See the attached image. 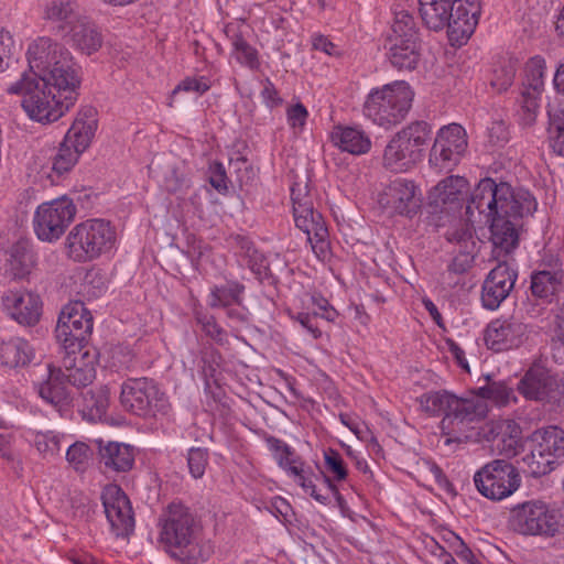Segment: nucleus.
Instances as JSON below:
<instances>
[{
	"mask_svg": "<svg viewBox=\"0 0 564 564\" xmlns=\"http://www.w3.org/2000/svg\"><path fill=\"white\" fill-rule=\"evenodd\" d=\"M432 137V126L424 120L412 121L398 131L386 145L383 165L392 172H405L423 158Z\"/></svg>",
	"mask_w": 564,
	"mask_h": 564,
	"instance_id": "nucleus-7",
	"label": "nucleus"
},
{
	"mask_svg": "<svg viewBox=\"0 0 564 564\" xmlns=\"http://www.w3.org/2000/svg\"><path fill=\"white\" fill-rule=\"evenodd\" d=\"M469 183L466 177L449 175L440 181L429 192V223L435 227H444L445 218L460 213L466 206Z\"/></svg>",
	"mask_w": 564,
	"mask_h": 564,
	"instance_id": "nucleus-13",
	"label": "nucleus"
},
{
	"mask_svg": "<svg viewBox=\"0 0 564 564\" xmlns=\"http://www.w3.org/2000/svg\"><path fill=\"white\" fill-rule=\"evenodd\" d=\"M195 321L202 332L220 346L229 344L227 332L217 323L216 317L207 312L196 311Z\"/></svg>",
	"mask_w": 564,
	"mask_h": 564,
	"instance_id": "nucleus-49",
	"label": "nucleus"
},
{
	"mask_svg": "<svg viewBox=\"0 0 564 564\" xmlns=\"http://www.w3.org/2000/svg\"><path fill=\"white\" fill-rule=\"evenodd\" d=\"M421 193L414 181L397 177L381 195L380 203L392 213L412 218L421 207Z\"/></svg>",
	"mask_w": 564,
	"mask_h": 564,
	"instance_id": "nucleus-22",
	"label": "nucleus"
},
{
	"mask_svg": "<svg viewBox=\"0 0 564 564\" xmlns=\"http://www.w3.org/2000/svg\"><path fill=\"white\" fill-rule=\"evenodd\" d=\"M34 445L43 455H54L59 451V440L48 433H37L34 438Z\"/></svg>",
	"mask_w": 564,
	"mask_h": 564,
	"instance_id": "nucleus-62",
	"label": "nucleus"
},
{
	"mask_svg": "<svg viewBox=\"0 0 564 564\" xmlns=\"http://www.w3.org/2000/svg\"><path fill=\"white\" fill-rule=\"evenodd\" d=\"M295 226L307 236L312 250L319 260H326L330 256L329 232L324 217L317 209L307 214L293 215Z\"/></svg>",
	"mask_w": 564,
	"mask_h": 564,
	"instance_id": "nucleus-26",
	"label": "nucleus"
},
{
	"mask_svg": "<svg viewBox=\"0 0 564 564\" xmlns=\"http://www.w3.org/2000/svg\"><path fill=\"white\" fill-rule=\"evenodd\" d=\"M3 310L19 324L33 326L41 317L42 301L37 294L8 290L1 296Z\"/></svg>",
	"mask_w": 564,
	"mask_h": 564,
	"instance_id": "nucleus-24",
	"label": "nucleus"
},
{
	"mask_svg": "<svg viewBox=\"0 0 564 564\" xmlns=\"http://www.w3.org/2000/svg\"><path fill=\"white\" fill-rule=\"evenodd\" d=\"M109 406L108 390L100 388L97 391H88L84 397L83 414L89 421H100Z\"/></svg>",
	"mask_w": 564,
	"mask_h": 564,
	"instance_id": "nucleus-46",
	"label": "nucleus"
},
{
	"mask_svg": "<svg viewBox=\"0 0 564 564\" xmlns=\"http://www.w3.org/2000/svg\"><path fill=\"white\" fill-rule=\"evenodd\" d=\"M245 285L238 281H227L224 285H214L208 296L210 308H226L231 305L242 304Z\"/></svg>",
	"mask_w": 564,
	"mask_h": 564,
	"instance_id": "nucleus-43",
	"label": "nucleus"
},
{
	"mask_svg": "<svg viewBox=\"0 0 564 564\" xmlns=\"http://www.w3.org/2000/svg\"><path fill=\"white\" fill-rule=\"evenodd\" d=\"M97 129L96 110L93 107L82 109L68 129L64 141L52 156V170L57 175L69 172L79 155L89 147Z\"/></svg>",
	"mask_w": 564,
	"mask_h": 564,
	"instance_id": "nucleus-10",
	"label": "nucleus"
},
{
	"mask_svg": "<svg viewBox=\"0 0 564 564\" xmlns=\"http://www.w3.org/2000/svg\"><path fill=\"white\" fill-rule=\"evenodd\" d=\"M289 466L282 467L283 470L288 473V475L294 478V481L303 487L305 484H311L312 478H318L317 475L314 474L311 466H308L299 455L294 458L290 459Z\"/></svg>",
	"mask_w": 564,
	"mask_h": 564,
	"instance_id": "nucleus-53",
	"label": "nucleus"
},
{
	"mask_svg": "<svg viewBox=\"0 0 564 564\" xmlns=\"http://www.w3.org/2000/svg\"><path fill=\"white\" fill-rule=\"evenodd\" d=\"M489 406L485 400L476 395L475 389L468 391V397L454 394L448 412L442 417L441 426L447 434H466L481 422L488 414Z\"/></svg>",
	"mask_w": 564,
	"mask_h": 564,
	"instance_id": "nucleus-18",
	"label": "nucleus"
},
{
	"mask_svg": "<svg viewBox=\"0 0 564 564\" xmlns=\"http://www.w3.org/2000/svg\"><path fill=\"white\" fill-rule=\"evenodd\" d=\"M47 379L39 384V394L54 406H63L69 401L68 381L64 370L47 364Z\"/></svg>",
	"mask_w": 564,
	"mask_h": 564,
	"instance_id": "nucleus-33",
	"label": "nucleus"
},
{
	"mask_svg": "<svg viewBox=\"0 0 564 564\" xmlns=\"http://www.w3.org/2000/svg\"><path fill=\"white\" fill-rule=\"evenodd\" d=\"M93 326V315L85 303L69 302L58 316L55 336L68 355L80 352L91 336Z\"/></svg>",
	"mask_w": 564,
	"mask_h": 564,
	"instance_id": "nucleus-14",
	"label": "nucleus"
},
{
	"mask_svg": "<svg viewBox=\"0 0 564 564\" xmlns=\"http://www.w3.org/2000/svg\"><path fill=\"white\" fill-rule=\"evenodd\" d=\"M325 467L328 473L334 475V479L337 481L345 480L347 478V467L341 455L333 448H328L324 453Z\"/></svg>",
	"mask_w": 564,
	"mask_h": 564,
	"instance_id": "nucleus-58",
	"label": "nucleus"
},
{
	"mask_svg": "<svg viewBox=\"0 0 564 564\" xmlns=\"http://www.w3.org/2000/svg\"><path fill=\"white\" fill-rule=\"evenodd\" d=\"M487 384L475 389L476 395L479 399L492 402L498 408H505L510 404H518V397L516 395V388H511L503 380H490L487 376Z\"/></svg>",
	"mask_w": 564,
	"mask_h": 564,
	"instance_id": "nucleus-42",
	"label": "nucleus"
},
{
	"mask_svg": "<svg viewBox=\"0 0 564 564\" xmlns=\"http://www.w3.org/2000/svg\"><path fill=\"white\" fill-rule=\"evenodd\" d=\"M212 87V82L206 76H194V77H185L181 80L177 86L173 89L172 95H176L178 93H195L199 96L207 93Z\"/></svg>",
	"mask_w": 564,
	"mask_h": 564,
	"instance_id": "nucleus-57",
	"label": "nucleus"
},
{
	"mask_svg": "<svg viewBox=\"0 0 564 564\" xmlns=\"http://www.w3.org/2000/svg\"><path fill=\"white\" fill-rule=\"evenodd\" d=\"M468 147L466 130L458 123L443 126L430 150L429 164L436 172L453 170Z\"/></svg>",
	"mask_w": 564,
	"mask_h": 564,
	"instance_id": "nucleus-17",
	"label": "nucleus"
},
{
	"mask_svg": "<svg viewBox=\"0 0 564 564\" xmlns=\"http://www.w3.org/2000/svg\"><path fill=\"white\" fill-rule=\"evenodd\" d=\"M8 253L7 262L13 279L22 280L26 278L36 264V253L32 243L26 239L14 242Z\"/></svg>",
	"mask_w": 564,
	"mask_h": 564,
	"instance_id": "nucleus-37",
	"label": "nucleus"
},
{
	"mask_svg": "<svg viewBox=\"0 0 564 564\" xmlns=\"http://www.w3.org/2000/svg\"><path fill=\"white\" fill-rule=\"evenodd\" d=\"M307 117H308V111H307L306 107L301 102H297V104L291 106L290 108H288V111H286L288 123L290 124V127L292 129H299L300 131H302L303 128L305 127Z\"/></svg>",
	"mask_w": 564,
	"mask_h": 564,
	"instance_id": "nucleus-63",
	"label": "nucleus"
},
{
	"mask_svg": "<svg viewBox=\"0 0 564 564\" xmlns=\"http://www.w3.org/2000/svg\"><path fill=\"white\" fill-rule=\"evenodd\" d=\"M293 215L307 214L314 209L313 195L308 182H295L291 187Z\"/></svg>",
	"mask_w": 564,
	"mask_h": 564,
	"instance_id": "nucleus-50",
	"label": "nucleus"
},
{
	"mask_svg": "<svg viewBox=\"0 0 564 564\" xmlns=\"http://www.w3.org/2000/svg\"><path fill=\"white\" fill-rule=\"evenodd\" d=\"M261 284L275 286L279 278L272 272L267 257L261 252L247 265Z\"/></svg>",
	"mask_w": 564,
	"mask_h": 564,
	"instance_id": "nucleus-54",
	"label": "nucleus"
},
{
	"mask_svg": "<svg viewBox=\"0 0 564 564\" xmlns=\"http://www.w3.org/2000/svg\"><path fill=\"white\" fill-rule=\"evenodd\" d=\"M160 542L175 560L185 564L207 561L212 547L200 520L182 502H171L160 518Z\"/></svg>",
	"mask_w": 564,
	"mask_h": 564,
	"instance_id": "nucleus-1",
	"label": "nucleus"
},
{
	"mask_svg": "<svg viewBox=\"0 0 564 564\" xmlns=\"http://www.w3.org/2000/svg\"><path fill=\"white\" fill-rule=\"evenodd\" d=\"M489 434L491 441L500 454L511 456L517 454L521 441V430L513 421L506 420L495 423Z\"/></svg>",
	"mask_w": 564,
	"mask_h": 564,
	"instance_id": "nucleus-40",
	"label": "nucleus"
},
{
	"mask_svg": "<svg viewBox=\"0 0 564 564\" xmlns=\"http://www.w3.org/2000/svg\"><path fill=\"white\" fill-rule=\"evenodd\" d=\"M291 318L297 322L304 329L312 335L314 339L322 337V330L317 325L318 313L299 312L296 314H290Z\"/></svg>",
	"mask_w": 564,
	"mask_h": 564,
	"instance_id": "nucleus-61",
	"label": "nucleus"
},
{
	"mask_svg": "<svg viewBox=\"0 0 564 564\" xmlns=\"http://www.w3.org/2000/svg\"><path fill=\"white\" fill-rule=\"evenodd\" d=\"M535 443L523 457L528 474L534 478L545 476L564 464V430L557 425L538 429L532 434Z\"/></svg>",
	"mask_w": 564,
	"mask_h": 564,
	"instance_id": "nucleus-11",
	"label": "nucleus"
},
{
	"mask_svg": "<svg viewBox=\"0 0 564 564\" xmlns=\"http://www.w3.org/2000/svg\"><path fill=\"white\" fill-rule=\"evenodd\" d=\"M555 265L558 267L556 260ZM564 270H533L530 275V293L532 299L541 305L552 304L562 292Z\"/></svg>",
	"mask_w": 564,
	"mask_h": 564,
	"instance_id": "nucleus-27",
	"label": "nucleus"
},
{
	"mask_svg": "<svg viewBox=\"0 0 564 564\" xmlns=\"http://www.w3.org/2000/svg\"><path fill=\"white\" fill-rule=\"evenodd\" d=\"M224 32L231 44V56L237 63L251 70L259 69V52L247 41L241 26L229 23L225 26Z\"/></svg>",
	"mask_w": 564,
	"mask_h": 564,
	"instance_id": "nucleus-32",
	"label": "nucleus"
},
{
	"mask_svg": "<svg viewBox=\"0 0 564 564\" xmlns=\"http://www.w3.org/2000/svg\"><path fill=\"white\" fill-rule=\"evenodd\" d=\"M414 93L405 82L372 88L362 106V113L375 124L390 129L402 122L411 109Z\"/></svg>",
	"mask_w": 564,
	"mask_h": 564,
	"instance_id": "nucleus-6",
	"label": "nucleus"
},
{
	"mask_svg": "<svg viewBox=\"0 0 564 564\" xmlns=\"http://www.w3.org/2000/svg\"><path fill=\"white\" fill-rule=\"evenodd\" d=\"M95 360L96 356H90L88 350L84 351L79 358L70 359L68 355L64 360V375L69 386L79 389L91 384L96 378Z\"/></svg>",
	"mask_w": 564,
	"mask_h": 564,
	"instance_id": "nucleus-35",
	"label": "nucleus"
},
{
	"mask_svg": "<svg viewBox=\"0 0 564 564\" xmlns=\"http://www.w3.org/2000/svg\"><path fill=\"white\" fill-rule=\"evenodd\" d=\"M101 501L111 532L117 538L129 536L134 529V516L129 497L118 485H107Z\"/></svg>",
	"mask_w": 564,
	"mask_h": 564,
	"instance_id": "nucleus-19",
	"label": "nucleus"
},
{
	"mask_svg": "<svg viewBox=\"0 0 564 564\" xmlns=\"http://www.w3.org/2000/svg\"><path fill=\"white\" fill-rule=\"evenodd\" d=\"M516 77V67L511 64H505L495 69L491 79V86L499 93L506 91L513 83Z\"/></svg>",
	"mask_w": 564,
	"mask_h": 564,
	"instance_id": "nucleus-59",
	"label": "nucleus"
},
{
	"mask_svg": "<svg viewBox=\"0 0 564 564\" xmlns=\"http://www.w3.org/2000/svg\"><path fill=\"white\" fill-rule=\"evenodd\" d=\"M384 48L390 64L398 70H413L421 61L422 43L384 42Z\"/></svg>",
	"mask_w": 564,
	"mask_h": 564,
	"instance_id": "nucleus-39",
	"label": "nucleus"
},
{
	"mask_svg": "<svg viewBox=\"0 0 564 564\" xmlns=\"http://www.w3.org/2000/svg\"><path fill=\"white\" fill-rule=\"evenodd\" d=\"M17 46L10 32L0 29V70L9 66Z\"/></svg>",
	"mask_w": 564,
	"mask_h": 564,
	"instance_id": "nucleus-60",
	"label": "nucleus"
},
{
	"mask_svg": "<svg viewBox=\"0 0 564 564\" xmlns=\"http://www.w3.org/2000/svg\"><path fill=\"white\" fill-rule=\"evenodd\" d=\"M91 451L87 444L76 442L68 447L66 452V459L75 470L84 471L87 467Z\"/></svg>",
	"mask_w": 564,
	"mask_h": 564,
	"instance_id": "nucleus-55",
	"label": "nucleus"
},
{
	"mask_svg": "<svg viewBox=\"0 0 564 564\" xmlns=\"http://www.w3.org/2000/svg\"><path fill=\"white\" fill-rule=\"evenodd\" d=\"M34 357L33 347L21 337H12L0 343V368L3 370L24 368Z\"/></svg>",
	"mask_w": 564,
	"mask_h": 564,
	"instance_id": "nucleus-31",
	"label": "nucleus"
},
{
	"mask_svg": "<svg viewBox=\"0 0 564 564\" xmlns=\"http://www.w3.org/2000/svg\"><path fill=\"white\" fill-rule=\"evenodd\" d=\"M82 17L72 0H48L45 4L44 19L50 23L51 31L62 39H67Z\"/></svg>",
	"mask_w": 564,
	"mask_h": 564,
	"instance_id": "nucleus-28",
	"label": "nucleus"
},
{
	"mask_svg": "<svg viewBox=\"0 0 564 564\" xmlns=\"http://www.w3.org/2000/svg\"><path fill=\"white\" fill-rule=\"evenodd\" d=\"M78 89L79 87H56L51 79L31 77L24 73L7 91L22 95L21 106L31 119L50 123L58 120L75 105Z\"/></svg>",
	"mask_w": 564,
	"mask_h": 564,
	"instance_id": "nucleus-3",
	"label": "nucleus"
},
{
	"mask_svg": "<svg viewBox=\"0 0 564 564\" xmlns=\"http://www.w3.org/2000/svg\"><path fill=\"white\" fill-rule=\"evenodd\" d=\"M120 403L123 409L143 419L166 415L171 403L160 384L151 378H128L121 384Z\"/></svg>",
	"mask_w": 564,
	"mask_h": 564,
	"instance_id": "nucleus-9",
	"label": "nucleus"
},
{
	"mask_svg": "<svg viewBox=\"0 0 564 564\" xmlns=\"http://www.w3.org/2000/svg\"><path fill=\"white\" fill-rule=\"evenodd\" d=\"M100 463L107 471L127 473L132 469L135 448L126 443L97 441Z\"/></svg>",
	"mask_w": 564,
	"mask_h": 564,
	"instance_id": "nucleus-29",
	"label": "nucleus"
},
{
	"mask_svg": "<svg viewBox=\"0 0 564 564\" xmlns=\"http://www.w3.org/2000/svg\"><path fill=\"white\" fill-rule=\"evenodd\" d=\"M31 77L47 78L61 88L80 87V66L70 52L51 37L33 41L26 52Z\"/></svg>",
	"mask_w": 564,
	"mask_h": 564,
	"instance_id": "nucleus-4",
	"label": "nucleus"
},
{
	"mask_svg": "<svg viewBox=\"0 0 564 564\" xmlns=\"http://www.w3.org/2000/svg\"><path fill=\"white\" fill-rule=\"evenodd\" d=\"M474 224L466 217V219H455L446 227L443 236L454 247V251L474 252L476 248Z\"/></svg>",
	"mask_w": 564,
	"mask_h": 564,
	"instance_id": "nucleus-41",
	"label": "nucleus"
},
{
	"mask_svg": "<svg viewBox=\"0 0 564 564\" xmlns=\"http://www.w3.org/2000/svg\"><path fill=\"white\" fill-rule=\"evenodd\" d=\"M187 465L191 475L195 478H202L208 465V451L202 447H192L187 454Z\"/></svg>",
	"mask_w": 564,
	"mask_h": 564,
	"instance_id": "nucleus-56",
	"label": "nucleus"
},
{
	"mask_svg": "<svg viewBox=\"0 0 564 564\" xmlns=\"http://www.w3.org/2000/svg\"><path fill=\"white\" fill-rule=\"evenodd\" d=\"M480 0H455L449 24H446L452 44H465L474 33L480 17Z\"/></svg>",
	"mask_w": 564,
	"mask_h": 564,
	"instance_id": "nucleus-23",
	"label": "nucleus"
},
{
	"mask_svg": "<svg viewBox=\"0 0 564 564\" xmlns=\"http://www.w3.org/2000/svg\"><path fill=\"white\" fill-rule=\"evenodd\" d=\"M228 241L230 246L236 249V257L241 259L246 265L261 253L253 240L247 236L234 235L229 237Z\"/></svg>",
	"mask_w": 564,
	"mask_h": 564,
	"instance_id": "nucleus-51",
	"label": "nucleus"
},
{
	"mask_svg": "<svg viewBox=\"0 0 564 564\" xmlns=\"http://www.w3.org/2000/svg\"><path fill=\"white\" fill-rule=\"evenodd\" d=\"M540 95L541 93L532 90H523L521 93L518 117L519 123L522 127H532L535 123L540 109Z\"/></svg>",
	"mask_w": 564,
	"mask_h": 564,
	"instance_id": "nucleus-48",
	"label": "nucleus"
},
{
	"mask_svg": "<svg viewBox=\"0 0 564 564\" xmlns=\"http://www.w3.org/2000/svg\"><path fill=\"white\" fill-rule=\"evenodd\" d=\"M226 312V316L229 319L228 326L236 330L241 326L248 325L250 322V316L248 311L245 307H235L234 305L224 308Z\"/></svg>",
	"mask_w": 564,
	"mask_h": 564,
	"instance_id": "nucleus-64",
	"label": "nucleus"
},
{
	"mask_svg": "<svg viewBox=\"0 0 564 564\" xmlns=\"http://www.w3.org/2000/svg\"><path fill=\"white\" fill-rule=\"evenodd\" d=\"M516 391L525 401L540 404L550 412H557L564 406V379L536 362L520 377Z\"/></svg>",
	"mask_w": 564,
	"mask_h": 564,
	"instance_id": "nucleus-8",
	"label": "nucleus"
},
{
	"mask_svg": "<svg viewBox=\"0 0 564 564\" xmlns=\"http://www.w3.org/2000/svg\"><path fill=\"white\" fill-rule=\"evenodd\" d=\"M478 492L492 501L510 497L521 485L518 468L506 459H494L474 475Z\"/></svg>",
	"mask_w": 564,
	"mask_h": 564,
	"instance_id": "nucleus-15",
	"label": "nucleus"
},
{
	"mask_svg": "<svg viewBox=\"0 0 564 564\" xmlns=\"http://www.w3.org/2000/svg\"><path fill=\"white\" fill-rule=\"evenodd\" d=\"M528 325L514 316L496 318L485 329L488 349L501 352L519 348L528 339Z\"/></svg>",
	"mask_w": 564,
	"mask_h": 564,
	"instance_id": "nucleus-21",
	"label": "nucleus"
},
{
	"mask_svg": "<svg viewBox=\"0 0 564 564\" xmlns=\"http://www.w3.org/2000/svg\"><path fill=\"white\" fill-rule=\"evenodd\" d=\"M536 209L534 196L524 188H512L507 182L481 178L466 200L465 215L470 223L488 224L498 215L514 219L531 215Z\"/></svg>",
	"mask_w": 564,
	"mask_h": 564,
	"instance_id": "nucleus-2",
	"label": "nucleus"
},
{
	"mask_svg": "<svg viewBox=\"0 0 564 564\" xmlns=\"http://www.w3.org/2000/svg\"><path fill=\"white\" fill-rule=\"evenodd\" d=\"M332 141L341 151L354 155L366 154L371 149L370 137L359 127L341 124L334 127Z\"/></svg>",
	"mask_w": 564,
	"mask_h": 564,
	"instance_id": "nucleus-34",
	"label": "nucleus"
},
{
	"mask_svg": "<svg viewBox=\"0 0 564 564\" xmlns=\"http://www.w3.org/2000/svg\"><path fill=\"white\" fill-rule=\"evenodd\" d=\"M454 393L446 390L430 391L419 398L421 409L429 416L445 415L448 412Z\"/></svg>",
	"mask_w": 564,
	"mask_h": 564,
	"instance_id": "nucleus-45",
	"label": "nucleus"
},
{
	"mask_svg": "<svg viewBox=\"0 0 564 564\" xmlns=\"http://www.w3.org/2000/svg\"><path fill=\"white\" fill-rule=\"evenodd\" d=\"M384 42L388 43H422L420 28L412 13L397 8L393 10V19Z\"/></svg>",
	"mask_w": 564,
	"mask_h": 564,
	"instance_id": "nucleus-36",
	"label": "nucleus"
},
{
	"mask_svg": "<svg viewBox=\"0 0 564 564\" xmlns=\"http://www.w3.org/2000/svg\"><path fill=\"white\" fill-rule=\"evenodd\" d=\"M420 14L429 30L442 31L449 24L455 0H419Z\"/></svg>",
	"mask_w": 564,
	"mask_h": 564,
	"instance_id": "nucleus-38",
	"label": "nucleus"
},
{
	"mask_svg": "<svg viewBox=\"0 0 564 564\" xmlns=\"http://www.w3.org/2000/svg\"><path fill=\"white\" fill-rule=\"evenodd\" d=\"M76 213V205L67 196L42 203L33 218L36 237L45 242L57 241L74 221Z\"/></svg>",
	"mask_w": 564,
	"mask_h": 564,
	"instance_id": "nucleus-16",
	"label": "nucleus"
},
{
	"mask_svg": "<svg viewBox=\"0 0 564 564\" xmlns=\"http://www.w3.org/2000/svg\"><path fill=\"white\" fill-rule=\"evenodd\" d=\"M521 219H514L511 215H498L489 220L492 254L496 260L509 259L519 246L518 227L521 226Z\"/></svg>",
	"mask_w": 564,
	"mask_h": 564,
	"instance_id": "nucleus-25",
	"label": "nucleus"
},
{
	"mask_svg": "<svg viewBox=\"0 0 564 564\" xmlns=\"http://www.w3.org/2000/svg\"><path fill=\"white\" fill-rule=\"evenodd\" d=\"M497 260V265L487 274L481 288V303L487 310H497L509 296L518 279L514 260Z\"/></svg>",
	"mask_w": 564,
	"mask_h": 564,
	"instance_id": "nucleus-20",
	"label": "nucleus"
},
{
	"mask_svg": "<svg viewBox=\"0 0 564 564\" xmlns=\"http://www.w3.org/2000/svg\"><path fill=\"white\" fill-rule=\"evenodd\" d=\"M546 68L545 59L535 55L528 59L524 65V90L542 93L544 88V73Z\"/></svg>",
	"mask_w": 564,
	"mask_h": 564,
	"instance_id": "nucleus-47",
	"label": "nucleus"
},
{
	"mask_svg": "<svg viewBox=\"0 0 564 564\" xmlns=\"http://www.w3.org/2000/svg\"><path fill=\"white\" fill-rule=\"evenodd\" d=\"M117 239L109 220L91 218L74 226L65 239L66 256L77 263L94 261L112 250Z\"/></svg>",
	"mask_w": 564,
	"mask_h": 564,
	"instance_id": "nucleus-5",
	"label": "nucleus"
},
{
	"mask_svg": "<svg viewBox=\"0 0 564 564\" xmlns=\"http://www.w3.org/2000/svg\"><path fill=\"white\" fill-rule=\"evenodd\" d=\"M547 142L552 152L564 158V106L547 110Z\"/></svg>",
	"mask_w": 564,
	"mask_h": 564,
	"instance_id": "nucleus-44",
	"label": "nucleus"
},
{
	"mask_svg": "<svg viewBox=\"0 0 564 564\" xmlns=\"http://www.w3.org/2000/svg\"><path fill=\"white\" fill-rule=\"evenodd\" d=\"M509 525L522 535L554 538L560 532V516L546 502L530 500L511 509Z\"/></svg>",
	"mask_w": 564,
	"mask_h": 564,
	"instance_id": "nucleus-12",
	"label": "nucleus"
},
{
	"mask_svg": "<svg viewBox=\"0 0 564 564\" xmlns=\"http://www.w3.org/2000/svg\"><path fill=\"white\" fill-rule=\"evenodd\" d=\"M264 442L278 466L281 468L289 466L288 462L296 456L295 451L290 445L273 435H267Z\"/></svg>",
	"mask_w": 564,
	"mask_h": 564,
	"instance_id": "nucleus-52",
	"label": "nucleus"
},
{
	"mask_svg": "<svg viewBox=\"0 0 564 564\" xmlns=\"http://www.w3.org/2000/svg\"><path fill=\"white\" fill-rule=\"evenodd\" d=\"M72 46L86 55H91L102 46L104 36L99 26L89 18L83 15L72 28L65 39Z\"/></svg>",
	"mask_w": 564,
	"mask_h": 564,
	"instance_id": "nucleus-30",
	"label": "nucleus"
}]
</instances>
